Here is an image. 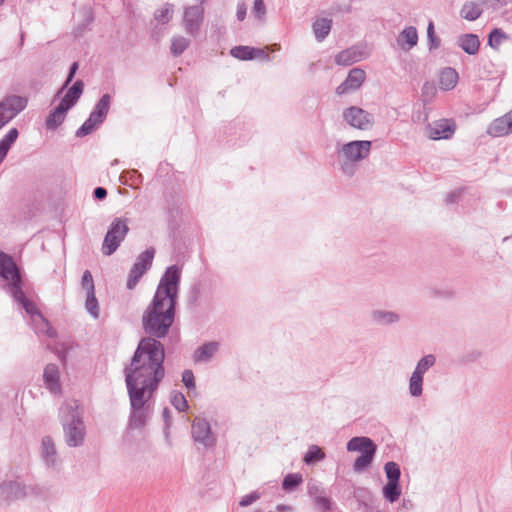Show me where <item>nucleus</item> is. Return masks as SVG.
I'll list each match as a JSON object with an SVG mask.
<instances>
[{
	"label": "nucleus",
	"instance_id": "obj_7",
	"mask_svg": "<svg viewBox=\"0 0 512 512\" xmlns=\"http://www.w3.org/2000/svg\"><path fill=\"white\" fill-rule=\"evenodd\" d=\"M128 232V219L122 217L115 218L104 237L102 253L106 256L112 255L125 239Z\"/></svg>",
	"mask_w": 512,
	"mask_h": 512
},
{
	"label": "nucleus",
	"instance_id": "obj_45",
	"mask_svg": "<svg viewBox=\"0 0 512 512\" xmlns=\"http://www.w3.org/2000/svg\"><path fill=\"white\" fill-rule=\"evenodd\" d=\"M81 285L84 290H86V293L94 292L95 286L92 274L89 270H85L82 275Z\"/></svg>",
	"mask_w": 512,
	"mask_h": 512
},
{
	"label": "nucleus",
	"instance_id": "obj_52",
	"mask_svg": "<svg viewBox=\"0 0 512 512\" xmlns=\"http://www.w3.org/2000/svg\"><path fill=\"white\" fill-rule=\"evenodd\" d=\"M182 382L188 389L195 388V377L191 370L186 369L182 372Z\"/></svg>",
	"mask_w": 512,
	"mask_h": 512
},
{
	"label": "nucleus",
	"instance_id": "obj_59",
	"mask_svg": "<svg viewBox=\"0 0 512 512\" xmlns=\"http://www.w3.org/2000/svg\"><path fill=\"white\" fill-rule=\"evenodd\" d=\"M162 417L166 423L167 426H169V421H170V418H171V412L168 408H164L163 412H162Z\"/></svg>",
	"mask_w": 512,
	"mask_h": 512
},
{
	"label": "nucleus",
	"instance_id": "obj_27",
	"mask_svg": "<svg viewBox=\"0 0 512 512\" xmlns=\"http://www.w3.org/2000/svg\"><path fill=\"white\" fill-rule=\"evenodd\" d=\"M69 109L59 103V105L52 110L45 121V127L47 130L57 129L65 120L66 113Z\"/></svg>",
	"mask_w": 512,
	"mask_h": 512
},
{
	"label": "nucleus",
	"instance_id": "obj_34",
	"mask_svg": "<svg viewBox=\"0 0 512 512\" xmlns=\"http://www.w3.org/2000/svg\"><path fill=\"white\" fill-rule=\"evenodd\" d=\"M508 38L507 34L500 28L493 29L488 36V45L498 50L501 43Z\"/></svg>",
	"mask_w": 512,
	"mask_h": 512
},
{
	"label": "nucleus",
	"instance_id": "obj_33",
	"mask_svg": "<svg viewBox=\"0 0 512 512\" xmlns=\"http://www.w3.org/2000/svg\"><path fill=\"white\" fill-rule=\"evenodd\" d=\"M190 45V40L183 36H174L171 40L170 51L175 57L180 56Z\"/></svg>",
	"mask_w": 512,
	"mask_h": 512
},
{
	"label": "nucleus",
	"instance_id": "obj_14",
	"mask_svg": "<svg viewBox=\"0 0 512 512\" xmlns=\"http://www.w3.org/2000/svg\"><path fill=\"white\" fill-rule=\"evenodd\" d=\"M456 129V125L451 119H440L428 124L426 135L432 140L450 139Z\"/></svg>",
	"mask_w": 512,
	"mask_h": 512
},
{
	"label": "nucleus",
	"instance_id": "obj_5",
	"mask_svg": "<svg viewBox=\"0 0 512 512\" xmlns=\"http://www.w3.org/2000/svg\"><path fill=\"white\" fill-rule=\"evenodd\" d=\"M346 448L349 452H361V455L355 459L353 464V470L357 473L364 471L371 465L377 451L376 444L368 437H353L348 441Z\"/></svg>",
	"mask_w": 512,
	"mask_h": 512
},
{
	"label": "nucleus",
	"instance_id": "obj_55",
	"mask_svg": "<svg viewBox=\"0 0 512 512\" xmlns=\"http://www.w3.org/2000/svg\"><path fill=\"white\" fill-rule=\"evenodd\" d=\"M93 196L97 200H104L107 196V190L103 187H96L93 191Z\"/></svg>",
	"mask_w": 512,
	"mask_h": 512
},
{
	"label": "nucleus",
	"instance_id": "obj_36",
	"mask_svg": "<svg viewBox=\"0 0 512 512\" xmlns=\"http://www.w3.org/2000/svg\"><path fill=\"white\" fill-rule=\"evenodd\" d=\"M424 378L411 374L409 378V393L412 397H420L423 393Z\"/></svg>",
	"mask_w": 512,
	"mask_h": 512
},
{
	"label": "nucleus",
	"instance_id": "obj_31",
	"mask_svg": "<svg viewBox=\"0 0 512 512\" xmlns=\"http://www.w3.org/2000/svg\"><path fill=\"white\" fill-rule=\"evenodd\" d=\"M436 357L433 354L423 356L416 364L413 375L424 378L425 373L435 365Z\"/></svg>",
	"mask_w": 512,
	"mask_h": 512
},
{
	"label": "nucleus",
	"instance_id": "obj_47",
	"mask_svg": "<svg viewBox=\"0 0 512 512\" xmlns=\"http://www.w3.org/2000/svg\"><path fill=\"white\" fill-rule=\"evenodd\" d=\"M512 3V0H484L481 2L482 6L486 8H491L493 10H498L503 6Z\"/></svg>",
	"mask_w": 512,
	"mask_h": 512
},
{
	"label": "nucleus",
	"instance_id": "obj_53",
	"mask_svg": "<svg viewBox=\"0 0 512 512\" xmlns=\"http://www.w3.org/2000/svg\"><path fill=\"white\" fill-rule=\"evenodd\" d=\"M326 492L316 483H309L308 484V494L310 497L313 498V500L317 497V496H321L323 494H325Z\"/></svg>",
	"mask_w": 512,
	"mask_h": 512
},
{
	"label": "nucleus",
	"instance_id": "obj_11",
	"mask_svg": "<svg viewBox=\"0 0 512 512\" xmlns=\"http://www.w3.org/2000/svg\"><path fill=\"white\" fill-rule=\"evenodd\" d=\"M343 118L351 127L358 130H368L374 123L373 115L357 106L344 109Z\"/></svg>",
	"mask_w": 512,
	"mask_h": 512
},
{
	"label": "nucleus",
	"instance_id": "obj_56",
	"mask_svg": "<svg viewBox=\"0 0 512 512\" xmlns=\"http://www.w3.org/2000/svg\"><path fill=\"white\" fill-rule=\"evenodd\" d=\"M460 197V193L457 192V191H453L451 193H449L445 199V202L447 204H453V203H456L458 201Z\"/></svg>",
	"mask_w": 512,
	"mask_h": 512
},
{
	"label": "nucleus",
	"instance_id": "obj_57",
	"mask_svg": "<svg viewBox=\"0 0 512 512\" xmlns=\"http://www.w3.org/2000/svg\"><path fill=\"white\" fill-rule=\"evenodd\" d=\"M84 16H85V25L91 24L92 21H93L92 11L90 9H85L84 10Z\"/></svg>",
	"mask_w": 512,
	"mask_h": 512
},
{
	"label": "nucleus",
	"instance_id": "obj_64",
	"mask_svg": "<svg viewBox=\"0 0 512 512\" xmlns=\"http://www.w3.org/2000/svg\"><path fill=\"white\" fill-rule=\"evenodd\" d=\"M206 0H201L202 3H204Z\"/></svg>",
	"mask_w": 512,
	"mask_h": 512
},
{
	"label": "nucleus",
	"instance_id": "obj_51",
	"mask_svg": "<svg viewBox=\"0 0 512 512\" xmlns=\"http://www.w3.org/2000/svg\"><path fill=\"white\" fill-rule=\"evenodd\" d=\"M252 12L258 19H263L266 14V6L263 0H254Z\"/></svg>",
	"mask_w": 512,
	"mask_h": 512
},
{
	"label": "nucleus",
	"instance_id": "obj_38",
	"mask_svg": "<svg viewBox=\"0 0 512 512\" xmlns=\"http://www.w3.org/2000/svg\"><path fill=\"white\" fill-rule=\"evenodd\" d=\"M384 471L388 481L399 482L401 477V470L396 462L389 461L384 465Z\"/></svg>",
	"mask_w": 512,
	"mask_h": 512
},
{
	"label": "nucleus",
	"instance_id": "obj_19",
	"mask_svg": "<svg viewBox=\"0 0 512 512\" xmlns=\"http://www.w3.org/2000/svg\"><path fill=\"white\" fill-rule=\"evenodd\" d=\"M364 58L363 52L357 47H350L339 52L335 56V62L338 65L349 66Z\"/></svg>",
	"mask_w": 512,
	"mask_h": 512
},
{
	"label": "nucleus",
	"instance_id": "obj_48",
	"mask_svg": "<svg viewBox=\"0 0 512 512\" xmlns=\"http://www.w3.org/2000/svg\"><path fill=\"white\" fill-rule=\"evenodd\" d=\"M260 497L261 494L258 491H253L250 494L243 496L239 502V505L241 507H247L254 503L255 501L259 500Z\"/></svg>",
	"mask_w": 512,
	"mask_h": 512
},
{
	"label": "nucleus",
	"instance_id": "obj_28",
	"mask_svg": "<svg viewBox=\"0 0 512 512\" xmlns=\"http://www.w3.org/2000/svg\"><path fill=\"white\" fill-rule=\"evenodd\" d=\"M481 6H482L481 2L480 3H477L474 1L466 2L461 8L460 15L462 18H464L468 21H475L476 19H478L481 16V14L483 12V9Z\"/></svg>",
	"mask_w": 512,
	"mask_h": 512
},
{
	"label": "nucleus",
	"instance_id": "obj_35",
	"mask_svg": "<svg viewBox=\"0 0 512 512\" xmlns=\"http://www.w3.org/2000/svg\"><path fill=\"white\" fill-rule=\"evenodd\" d=\"M19 132L17 128H11L5 136L0 140V149L7 155L11 146L17 140Z\"/></svg>",
	"mask_w": 512,
	"mask_h": 512
},
{
	"label": "nucleus",
	"instance_id": "obj_46",
	"mask_svg": "<svg viewBox=\"0 0 512 512\" xmlns=\"http://www.w3.org/2000/svg\"><path fill=\"white\" fill-rule=\"evenodd\" d=\"M422 97L425 102L430 101L436 94V87L432 82L426 81L422 86Z\"/></svg>",
	"mask_w": 512,
	"mask_h": 512
},
{
	"label": "nucleus",
	"instance_id": "obj_50",
	"mask_svg": "<svg viewBox=\"0 0 512 512\" xmlns=\"http://www.w3.org/2000/svg\"><path fill=\"white\" fill-rule=\"evenodd\" d=\"M356 162L342 159L340 164L341 171L347 176H353L356 172Z\"/></svg>",
	"mask_w": 512,
	"mask_h": 512
},
{
	"label": "nucleus",
	"instance_id": "obj_6",
	"mask_svg": "<svg viewBox=\"0 0 512 512\" xmlns=\"http://www.w3.org/2000/svg\"><path fill=\"white\" fill-rule=\"evenodd\" d=\"M111 100L112 97L108 93L101 96L87 120L76 131L75 135L77 137L89 135L105 121L110 109Z\"/></svg>",
	"mask_w": 512,
	"mask_h": 512
},
{
	"label": "nucleus",
	"instance_id": "obj_40",
	"mask_svg": "<svg viewBox=\"0 0 512 512\" xmlns=\"http://www.w3.org/2000/svg\"><path fill=\"white\" fill-rule=\"evenodd\" d=\"M85 307L92 317L95 319L99 317L98 301L95 297V291L86 293Z\"/></svg>",
	"mask_w": 512,
	"mask_h": 512
},
{
	"label": "nucleus",
	"instance_id": "obj_13",
	"mask_svg": "<svg viewBox=\"0 0 512 512\" xmlns=\"http://www.w3.org/2000/svg\"><path fill=\"white\" fill-rule=\"evenodd\" d=\"M192 438L195 442L204 447H212L215 444V438L211 431L210 423L205 418L196 417L191 427Z\"/></svg>",
	"mask_w": 512,
	"mask_h": 512
},
{
	"label": "nucleus",
	"instance_id": "obj_63",
	"mask_svg": "<svg viewBox=\"0 0 512 512\" xmlns=\"http://www.w3.org/2000/svg\"><path fill=\"white\" fill-rule=\"evenodd\" d=\"M6 0H0V6L5 3Z\"/></svg>",
	"mask_w": 512,
	"mask_h": 512
},
{
	"label": "nucleus",
	"instance_id": "obj_32",
	"mask_svg": "<svg viewBox=\"0 0 512 512\" xmlns=\"http://www.w3.org/2000/svg\"><path fill=\"white\" fill-rule=\"evenodd\" d=\"M382 493L384 498L390 503L396 502L401 495V487L399 482L387 481V484L382 489Z\"/></svg>",
	"mask_w": 512,
	"mask_h": 512
},
{
	"label": "nucleus",
	"instance_id": "obj_8",
	"mask_svg": "<svg viewBox=\"0 0 512 512\" xmlns=\"http://www.w3.org/2000/svg\"><path fill=\"white\" fill-rule=\"evenodd\" d=\"M154 255L155 249L149 247L137 256L128 275L126 283L127 289L132 290L136 287L141 277L151 268Z\"/></svg>",
	"mask_w": 512,
	"mask_h": 512
},
{
	"label": "nucleus",
	"instance_id": "obj_2",
	"mask_svg": "<svg viewBox=\"0 0 512 512\" xmlns=\"http://www.w3.org/2000/svg\"><path fill=\"white\" fill-rule=\"evenodd\" d=\"M136 358L124 367L125 384L130 402L128 427L142 429L149 415V401L165 377L156 363L138 365Z\"/></svg>",
	"mask_w": 512,
	"mask_h": 512
},
{
	"label": "nucleus",
	"instance_id": "obj_1",
	"mask_svg": "<svg viewBox=\"0 0 512 512\" xmlns=\"http://www.w3.org/2000/svg\"><path fill=\"white\" fill-rule=\"evenodd\" d=\"M181 270L177 265L166 268L161 276L152 301L142 315V328L147 334L143 337L130 360L138 358V365L156 363L165 372V348L159 339L167 336L175 319L179 294Z\"/></svg>",
	"mask_w": 512,
	"mask_h": 512
},
{
	"label": "nucleus",
	"instance_id": "obj_25",
	"mask_svg": "<svg viewBox=\"0 0 512 512\" xmlns=\"http://www.w3.org/2000/svg\"><path fill=\"white\" fill-rule=\"evenodd\" d=\"M219 348L218 342H207L202 346L198 347L193 354V360L196 363L208 362L214 356Z\"/></svg>",
	"mask_w": 512,
	"mask_h": 512
},
{
	"label": "nucleus",
	"instance_id": "obj_9",
	"mask_svg": "<svg viewBox=\"0 0 512 512\" xmlns=\"http://www.w3.org/2000/svg\"><path fill=\"white\" fill-rule=\"evenodd\" d=\"M27 104V98L19 95H8L0 101V129L23 111Z\"/></svg>",
	"mask_w": 512,
	"mask_h": 512
},
{
	"label": "nucleus",
	"instance_id": "obj_61",
	"mask_svg": "<svg viewBox=\"0 0 512 512\" xmlns=\"http://www.w3.org/2000/svg\"><path fill=\"white\" fill-rule=\"evenodd\" d=\"M256 57H260V58H263L265 60L269 59V55L264 50H262V53H256Z\"/></svg>",
	"mask_w": 512,
	"mask_h": 512
},
{
	"label": "nucleus",
	"instance_id": "obj_4",
	"mask_svg": "<svg viewBox=\"0 0 512 512\" xmlns=\"http://www.w3.org/2000/svg\"><path fill=\"white\" fill-rule=\"evenodd\" d=\"M60 413L65 443L69 447L82 446L86 436V427L77 406L62 407Z\"/></svg>",
	"mask_w": 512,
	"mask_h": 512
},
{
	"label": "nucleus",
	"instance_id": "obj_12",
	"mask_svg": "<svg viewBox=\"0 0 512 512\" xmlns=\"http://www.w3.org/2000/svg\"><path fill=\"white\" fill-rule=\"evenodd\" d=\"M204 20V7L201 2L198 5L187 6L183 12V27L186 33L196 36Z\"/></svg>",
	"mask_w": 512,
	"mask_h": 512
},
{
	"label": "nucleus",
	"instance_id": "obj_15",
	"mask_svg": "<svg viewBox=\"0 0 512 512\" xmlns=\"http://www.w3.org/2000/svg\"><path fill=\"white\" fill-rule=\"evenodd\" d=\"M26 486L18 481H3L0 483V504L26 497Z\"/></svg>",
	"mask_w": 512,
	"mask_h": 512
},
{
	"label": "nucleus",
	"instance_id": "obj_18",
	"mask_svg": "<svg viewBox=\"0 0 512 512\" xmlns=\"http://www.w3.org/2000/svg\"><path fill=\"white\" fill-rule=\"evenodd\" d=\"M487 133L493 137H500L512 133V110L495 119L487 129Z\"/></svg>",
	"mask_w": 512,
	"mask_h": 512
},
{
	"label": "nucleus",
	"instance_id": "obj_30",
	"mask_svg": "<svg viewBox=\"0 0 512 512\" xmlns=\"http://www.w3.org/2000/svg\"><path fill=\"white\" fill-rule=\"evenodd\" d=\"M256 53H262V49L249 46H235L230 51L234 58L240 60H252L256 58Z\"/></svg>",
	"mask_w": 512,
	"mask_h": 512
},
{
	"label": "nucleus",
	"instance_id": "obj_39",
	"mask_svg": "<svg viewBox=\"0 0 512 512\" xmlns=\"http://www.w3.org/2000/svg\"><path fill=\"white\" fill-rule=\"evenodd\" d=\"M170 402L179 412H184L188 409V402L183 393L179 391H173L171 393Z\"/></svg>",
	"mask_w": 512,
	"mask_h": 512
},
{
	"label": "nucleus",
	"instance_id": "obj_62",
	"mask_svg": "<svg viewBox=\"0 0 512 512\" xmlns=\"http://www.w3.org/2000/svg\"><path fill=\"white\" fill-rule=\"evenodd\" d=\"M5 157H6V154L0 149V164L3 162Z\"/></svg>",
	"mask_w": 512,
	"mask_h": 512
},
{
	"label": "nucleus",
	"instance_id": "obj_29",
	"mask_svg": "<svg viewBox=\"0 0 512 512\" xmlns=\"http://www.w3.org/2000/svg\"><path fill=\"white\" fill-rule=\"evenodd\" d=\"M332 20L327 18L317 19L313 25V33L317 41L322 42L330 33Z\"/></svg>",
	"mask_w": 512,
	"mask_h": 512
},
{
	"label": "nucleus",
	"instance_id": "obj_10",
	"mask_svg": "<svg viewBox=\"0 0 512 512\" xmlns=\"http://www.w3.org/2000/svg\"><path fill=\"white\" fill-rule=\"evenodd\" d=\"M371 147L372 142L369 140H354L343 144L337 152L341 159L359 162L369 156Z\"/></svg>",
	"mask_w": 512,
	"mask_h": 512
},
{
	"label": "nucleus",
	"instance_id": "obj_42",
	"mask_svg": "<svg viewBox=\"0 0 512 512\" xmlns=\"http://www.w3.org/2000/svg\"><path fill=\"white\" fill-rule=\"evenodd\" d=\"M325 457V454L324 452L321 450V448H319L318 446H311L307 453L305 454L304 456V462L306 464H311V463H314L316 461H320L322 459H324Z\"/></svg>",
	"mask_w": 512,
	"mask_h": 512
},
{
	"label": "nucleus",
	"instance_id": "obj_44",
	"mask_svg": "<svg viewBox=\"0 0 512 512\" xmlns=\"http://www.w3.org/2000/svg\"><path fill=\"white\" fill-rule=\"evenodd\" d=\"M427 37L430 50L436 49L440 46V39L435 36L434 24L431 21L427 27Z\"/></svg>",
	"mask_w": 512,
	"mask_h": 512
},
{
	"label": "nucleus",
	"instance_id": "obj_23",
	"mask_svg": "<svg viewBox=\"0 0 512 512\" xmlns=\"http://www.w3.org/2000/svg\"><path fill=\"white\" fill-rule=\"evenodd\" d=\"M371 321L377 325H391L399 322L400 315L394 311L376 309L370 313Z\"/></svg>",
	"mask_w": 512,
	"mask_h": 512
},
{
	"label": "nucleus",
	"instance_id": "obj_21",
	"mask_svg": "<svg viewBox=\"0 0 512 512\" xmlns=\"http://www.w3.org/2000/svg\"><path fill=\"white\" fill-rule=\"evenodd\" d=\"M84 91V83L82 80H77L68 89L65 96L61 99L60 104L64 105L66 109H71L79 100Z\"/></svg>",
	"mask_w": 512,
	"mask_h": 512
},
{
	"label": "nucleus",
	"instance_id": "obj_26",
	"mask_svg": "<svg viewBox=\"0 0 512 512\" xmlns=\"http://www.w3.org/2000/svg\"><path fill=\"white\" fill-rule=\"evenodd\" d=\"M458 73L454 68H444L439 76V87L443 91H450L455 88L458 83Z\"/></svg>",
	"mask_w": 512,
	"mask_h": 512
},
{
	"label": "nucleus",
	"instance_id": "obj_24",
	"mask_svg": "<svg viewBox=\"0 0 512 512\" xmlns=\"http://www.w3.org/2000/svg\"><path fill=\"white\" fill-rule=\"evenodd\" d=\"M417 42L418 33L417 29L413 26L404 28L397 38L398 45L405 51L413 48L415 45H417Z\"/></svg>",
	"mask_w": 512,
	"mask_h": 512
},
{
	"label": "nucleus",
	"instance_id": "obj_3",
	"mask_svg": "<svg viewBox=\"0 0 512 512\" xmlns=\"http://www.w3.org/2000/svg\"><path fill=\"white\" fill-rule=\"evenodd\" d=\"M0 277L6 282L7 288L13 299L21 304L23 309L30 314L38 315L42 318L41 313L37 310L36 306L31 302L23 292L22 277L20 269L17 267L13 258L0 251Z\"/></svg>",
	"mask_w": 512,
	"mask_h": 512
},
{
	"label": "nucleus",
	"instance_id": "obj_37",
	"mask_svg": "<svg viewBox=\"0 0 512 512\" xmlns=\"http://www.w3.org/2000/svg\"><path fill=\"white\" fill-rule=\"evenodd\" d=\"M172 15L173 5L170 3H166L160 9L155 11L154 17L158 22L166 24L170 21Z\"/></svg>",
	"mask_w": 512,
	"mask_h": 512
},
{
	"label": "nucleus",
	"instance_id": "obj_22",
	"mask_svg": "<svg viewBox=\"0 0 512 512\" xmlns=\"http://www.w3.org/2000/svg\"><path fill=\"white\" fill-rule=\"evenodd\" d=\"M457 44L469 55H476L479 52L480 41L476 34L466 33L460 35L457 39Z\"/></svg>",
	"mask_w": 512,
	"mask_h": 512
},
{
	"label": "nucleus",
	"instance_id": "obj_54",
	"mask_svg": "<svg viewBox=\"0 0 512 512\" xmlns=\"http://www.w3.org/2000/svg\"><path fill=\"white\" fill-rule=\"evenodd\" d=\"M247 7L244 2H240L237 5L236 17L239 21H243L246 17Z\"/></svg>",
	"mask_w": 512,
	"mask_h": 512
},
{
	"label": "nucleus",
	"instance_id": "obj_60",
	"mask_svg": "<svg viewBox=\"0 0 512 512\" xmlns=\"http://www.w3.org/2000/svg\"><path fill=\"white\" fill-rule=\"evenodd\" d=\"M276 510L278 512H289L292 510V508L288 505L279 504V505H277Z\"/></svg>",
	"mask_w": 512,
	"mask_h": 512
},
{
	"label": "nucleus",
	"instance_id": "obj_41",
	"mask_svg": "<svg viewBox=\"0 0 512 512\" xmlns=\"http://www.w3.org/2000/svg\"><path fill=\"white\" fill-rule=\"evenodd\" d=\"M302 483V476L298 473H291L285 476L282 482V488L285 491H292Z\"/></svg>",
	"mask_w": 512,
	"mask_h": 512
},
{
	"label": "nucleus",
	"instance_id": "obj_58",
	"mask_svg": "<svg viewBox=\"0 0 512 512\" xmlns=\"http://www.w3.org/2000/svg\"><path fill=\"white\" fill-rule=\"evenodd\" d=\"M502 17L506 22L512 23V8L503 11Z\"/></svg>",
	"mask_w": 512,
	"mask_h": 512
},
{
	"label": "nucleus",
	"instance_id": "obj_43",
	"mask_svg": "<svg viewBox=\"0 0 512 512\" xmlns=\"http://www.w3.org/2000/svg\"><path fill=\"white\" fill-rule=\"evenodd\" d=\"M314 504L320 512H328L331 509V500L326 493L321 496H317L314 499Z\"/></svg>",
	"mask_w": 512,
	"mask_h": 512
},
{
	"label": "nucleus",
	"instance_id": "obj_17",
	"mask_svg": "<svg viewBox=\"0 0 512 512\" xmlns=\"http://www.w3.org/2000/svg\"><path fill=\"white\" fill-rule=\"evenodd\" d=\"M366 73L361 68H353L349 71L345 81L336 88L338 95L358 90L365 81Z\"/></svg>",
	"mask_w": 512,
	"mask_h": 512
},
{
	"label": "nucleus",
	"instance_id": "obj_49",
	"mask_svg": "<svg viewBox=\"0 0 512 512\" xmlns=\"http://www.w3.org/2000/svg\"><path fill=\"white\" fill-rule=\"evenodd\" d=\"M78 68H79L78 62H73L71 64L70 69H69V73L67 75V78H66L62 88L58 91L56 96H58L72 82V80L74 79L75 74H76Z\"/></svg>",
	"mask_w": 512,
	"mask_h": 512
},
{
	"label": "nucleus",
	"instance_id": "obj_16",
	"mask_svg": "<svg viewBox=\"0 0 512 512\" xmlns=\"http://www.w3.org/2000/svg\"><path fill=\"white\" fill-rule=\"evenodd\" d=\"M41 458L47 468L58 470L62 461L58 455L55 442L50 436H44L41 441Z\"/></svg>",
	"mask_w": 512,
	"mask_h": 512
},
{
	"label": "nucleus",
	"instance_id": "obj_20",
	"mask_svg": "<svg viewBox=\"0 0 512 512\" xmlns=\"http://www.w3.org/2000/svg\"><path fill=\"white\" fill-rule=\"evenodd\" d=\"M44 382L52 393L60 392L59 369L56 364H47L43 373Z\"/></svg>",
	"mask_w": 512,
	"mask_h": 512
}]
</instances>
